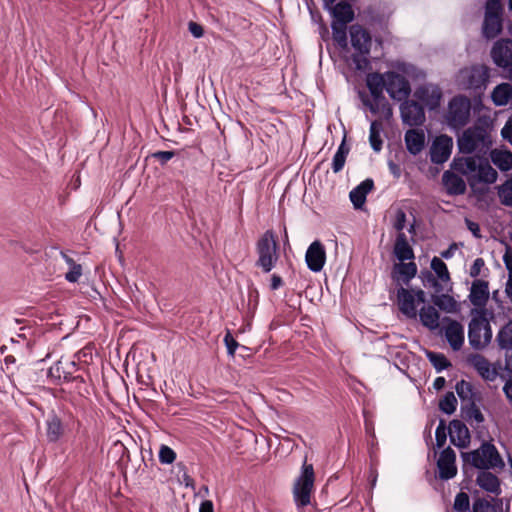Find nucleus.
Returning a JSON list of instances; mask_svg holds the SVG:
<instances>
[{
    "label": "nucleus",
    "mask_w": 512,
    "mask_h": 512,
    "mask_svg": "<svg viewBox=\"0 0 512 512\" xmlns=\"http://www.w3.org/2000/svg\"><path fill=\"white\" fill-rule=\"evenodd\" d=\"M492 102L496 106H505L512 100V85L509 83L498 84L491 93Z\"/></svg>",
    "instance_id": "72a5a7b5"
},
{
    "label": "nucleus",
    "mask_w": 512,
    "mask_h": 512,
    "mask_svg": "<svg viewBox=\"0 0 512 512\" xmlns=\"http://www.w3.org/2000/svg\"><path fill=\"white\" fill-rule=\"evenodd\" d=\"M450 441L457 447L465 448L470 442L467 426L460 420H452L449 425Z\"/></svg>",
    "instance_id": "4be33fe9"
},
{
    "label": "nucleus",
    "mask_w": 512,
    "mask_h": 512,
    "mask_svg": "<svg viewBox=\"0 0 512 512\" xmlns=\"http://www.w3.org/2000/svg\"><path fill=\"white\" fill-rule=\"evenodd\" d=\"M503 262L506 266V269L509 271V275H512V248L507 247L504 255H503Z\"/></svg>",
    "instance_id": "680f3d73"
},
{
    "label": "nucleus",
    "mask_w": 512,
    "mask_h": 512,
    "mask_svg": "<svg viewBox=\"0 0 512 512\" xmlns=\"http://www.w3.org/2000/svg\"><path fill=\"white\" fill-rule=\"evenodd\" d=\"M498 196L503 205L512 207V179L506 180L498 186Z\"/></svg>",
    "instance_id": "c03bdc74"
},
{
    "label": "nucleus",
    "mask_w": 512,
    "mask_h": 512,
    "mask_svg": "<svg viewBox=\"0 0 512 512\" xmlns=\"http://www.w3.org/2000/svg\"><path fill=\"white\" fill-rule=\"evenodd\" d=\"M447 439L446 426L444 420H440L436 431H435V440L436 446L441 448L445 445Z\"/></svg>",
    "instance_id": "3c124183"
},
{
    "label": "nucleus",
    "mask_w": 512,
    "mask_h": 512,
    "mask_svg": "<svg viewBox=\"0 0 512 512\" xmlns=\"http://www.w3.org/2000/svg\"><path fill=\"white\" fill-rule=\"evenodd\" d=\"M442 181L447 193L450 195H462L466 191L465 181L453 172L445 171Z\"/></svg>",
    "instance_id": "bb28decb"
},
{
    "label": "nucleus",
    "mask_w": 512,
    "mask_h": 512,
    "mask_svg": "<svg viewBox=\"0 0 512 512\" xmlns=\"http://www.w3.org/2000/svg\"><path fill=\"white\" fill-rule=\"evenodd\" d=\"M433 303L440 310L446 313H456L460 309L458 302L448 294H440L435 296L433 298Z\"/></svg>",
    "instance_id": "e433bc0d"
},
{
    "label": "nucleus",
    "mask_w": 512,
    "mask_h": 512,
    "mask_svg": "<svg viewBox=\"0 0 512 512\" xmlns=\"http://www.w3.org/2000/svg\"><path fill=\"white\" fill-rule=\"evenodd\" d=\"M333 23L348 24L354 19L352 6L347 2H339L331 9Z\"/></svg>",
    "instance_id": "2f4dec72"
},
{
    "label": "nucleus",
    "mask_w": 512,
    "mask_h": 512,
    "mask_svg": "<svg viewBox=\"0 0 512 512\" xmlns=\"http://www.w3.org/2000/svg\"><path fill=\"white\" fill-rule=\"evenodd\" d=\"M409 262H400L395 264L393 267L392 278L394 280H402L405 284H408L411 279L417 274V265L412 260Z\"/></svg>",
    "instance_id": "cd10ccee"
},
{
    "label": "nucleus",
    "mask_w": 512,
    "mask_h": 512,
    "mask_svg": "<svg viewBox=\"0 0 512 512\" xmlns=\"http://www.w3.org/2000/svg\"><path fill=\"white\" fill-rule=\"evenodd\" d=\"M224 343L226 345L228 354L233 356L239 344L229 332L224 337Z\"/></svg>",
    "instance_id": "4d7b16f0"
},
{
    "label": "nucleus",
    "mask_w": 512,
    "mask_h": 512,
    "mask_svg": "<svg viewBox=\"0 0 512 512\" xmlns=\"http://www.w3.org/2000/svg\"><path fill=\"white\" fill-rule=\"evenodd\" d=\"M470 118V101L466 97H454L448 106L447 122L453 128L465 126Z\"/></svg>",
    "instance_id": "9b49d317"
},
{
    "label": "nucleus",
    "mask_w": 512,
    "mask_h": 512,
    "mask_svg": "<svg viewBox=\"0 0 512 512\" xmlns=\"http://www.w3.org/2000/svg\"><path fill=\"white\" fill-rule=\"evenodd\" d=\"M453 140L448 135H440L436 137L430 148V158L435 164H443L446 162L452 152Z\"/></svg>",
    "instance_id": "a211bd4d"
},
{
    "label": "nucleus",
    "mask_w": 512,
    "mask_h": 512,
    "mask_svg": "<svg viewBox=\"0 0 512 512\" xmlns=\"http://www.w3.org/2000/svg\"><path fill=\"white\" fill-rule=\"evenodd\" d=\"M452 510L463 512L470 510V499L467 493L459 492L454 499Z\"/></svg>",
    "instance_id": "de8ad7c7"
},
{
    "label": "nucleus",
    "mask_w": 512,
    "mask_h": 512,
    "mask_svg": "<svg viewBox=\"0 0 512 512\" xmlns=\"http://www.w3.org/2000/svg\"><path fill=\"white\" fill-rule=\"evenodd\" d=\"M444 335L450 347L454 351L461 349L464 343V327L457 320L449 317L443 318Z\"/></svg>",
    "instance_id": "dca6fc26"
},
{
    "label": "nucleus",
    "mask_w": 512,
    "mask_h": 512,
    "mask_svg": "<svg viewBox=\"0 0 512 512\" xmlns=\"http://www.w3.org/2000/svg\"><path fill=\"white\" fill-rule=\"evenodd\" d=\"M199 512H214V506L212 501L205 500L200 504Z\"/></svg>",
    "instance_id": "338daca9"
},
{
    "label": "nucleus",
    "mask_w": 512,
    "mask_h": 512,
    "mask_svg": "<svg viewBox=\"0 0 512 512\" xmlns=\"http://www.w3.org/2000/svg\"><path fill=\"white\" fill-rule=\"evenodd\" d=\"M175 156L174 151H157L152 154V157L157 159L161 165L166 164Z\"/></svg>",
    "instance_id": "6e6d98bb"
},
{
    "label": "nucleus",
    "mask_w": 512,
    "mask_h": 512,
    "mask_svg": "<svg viewBox=\"0 0 512 512\" xmlns=\"http://www.w3.org/2000/svg\"><path fill=\"white\" fill-rule=\"evenodd\" d=\"M331 29L334 42L340 48L345 49L347 47V24L332 22Z\"/></svg>",
    "instance_id": "a19ab883"
},
{
    "label": "nucleus",
    "mask_w": 512,
    "mask_h": 512,
    "mask_svg": "<svg viewBox=\"0 0 512 512\" xmlns=\"http://www.w3.org/2000/svg\"><path fill=\"white\" fill-rule=\"evenodd\" d=\"M491 161L501 171H509L512 169V153L507 150H493L490 154Z\"/></svg>",
    "instance_id": "f704fd0d"
},
{
    "label": "nucleus",
    "mask_w": 512,
    "mask_h": 512,
    "mask_svg": "<svg viewBox=\"0 0 512 512\" xmlns=\"http://www.w3.org/2000/svg\"><path fill=\"white\" fill-rule=\"evenodd\" d=\"M348 153L349 147L346 146L345 140H343L332 159V170L334 173H338L343 169Z\"/></svg>",
    "instance_id": "ea45409f"
},
{
    "label": "nucleus",
    "mask_w": 512,
    "mask_h": 512,
    "mask_svg": "<svg viewBox=\"0 0 512 512\" xmlns=\"http://www.w3.org/2000/svg\"><path fill=\"white\" fill-rule=\"evenodd\" d=\"M406 225V214L402 209H398L395 213L393 227L398 233H404L403 230Z\"/></svg>",
    "instance_id": "603ef678"
},
{
    "label": "nucleus",
    "mask_w": 512,
    "mask_h": 512,
    "mask_svg": "<svg viewBox=\"0 0 512 512\" xmlns=\"http://www.w3.org/2000/svg\"><path fill=\"white\" fill-rule=\"evenodd\" d=\"M427 358L437 372H441L451 365V363L442 353L428 352Z\"/></svg>",
    "instance_id": "a18cd8bd"
},
{
    "label": "nucleus",
    "mask_w": 512,
    "mask_h": 512,
    "mask_svg": "<svg viewBox=\"0 0 512 512\" xmlns=\"http://www.w3.org/2000/svg\"><path fill=\"white\" fill-rule=\"evenodd\" d=\"M492 339V330L484 311H476L468 326V340L473 349L485 348Z\"/></svg>",
    "instance_id": "0eeeda50"
},
{
    "label": "nucleus",
    "mask_w": 512,
    "mask_h": 512,
    "mask_svg": "<svg viewBox=\"0 0 512 512\" xmlns=\"http://www.w3.org/2000/svg\"><path fill=\"white\" fill-rule=\"evenodd\" d=\"M457 399L453 392H447L439 402V409L445 414L451 415L456 411Z\"/></svg>",
    "instance_id": "79ce46f5"
},
{
    "label": "nucleus",
    "mask_w": 512,
    "mask_h": 512,
    "mask_svg": "<svg viewBox=\"0 0 512 512\" xmlns=\"http://www.w3.org/2000/svg\"><path fill=\"white\" fill-rule=\"evenodd\" d=\"M476 482L483 490L492 493L495 496H498L501 493L498 477L489 471L484 470L479 472Z\"/></svg>",
    "instance_id": "c756f323"
},
{
    "label": "nucleus",
    "mask_w": 512,
    "mask_h": 512,
    "mask_svg": "<svg viewBox=\"0 0 512 512\" xmlns=\"http://www.w3.org/2000/svg\"><path fill=\"white\" fill-rule=\"evenodd\" d=\"M256 251L258 254L256 266L264 273H269L279 258L277 237L272 230H267L257 241Z\"/></svg>",
    "instance_id": "39448f33"
},
{
    "label": "nucleus",
    "mask_w": 512,
    "mask_h": 512,
    "mask_svg": "<svg viewBox=\"0 0 512 512\" xmlns=\"http://www.w3.org/2000/svg\"><path fill=\"white\" fill-rule=\"evenodd\" d=\"M472 512H497L496 506L485 499H476L472 505Z\"/></svg>",
    "instance_id": "8fccbe9b"
},
{
    "label": "nucleus",
    "mask_w": 512,
    "mask_h": 512,
    "mask_svg": "<svg viewBox=\"0 0 512 512\" xmlns=\"http://www.w3.org/2000/svg\"><path fill=\"white\" fill-rule=\"evenodd\" d=\"M417 98L429 109H436L440 105L441 91L434 85H423L416 91Z\"/></svg>",
    "instance_id": "5701e85b"
},
{
    "label": "nucleus",
    "mask_w": 512,
    "mask_h": 512,
    "mask_svg": "<svg viewBox=\"0 0 512 512\" xmlns=\"http://www.w3.org/2000/svg\"><path fill=\"white\" fill-rule=\"evenodd\" d=\"M393 254L399 262L413 260L414 251L410 246L405 233H398L395 239Z\"/></svg>",
    "instance_id": "393cba45"
},
{
    "label": "nucleus",
    "mask_w": 512,
    "mask_h": 512,
    "mask_svg": "<svg viewBox=\"0 0 512 512\" xmlns=\"http://www.w3.org/2000/svg\"><path fill=\"white\" fill-rule=\"evenodd\" d=\"M315 472L313 464L307 462L305 457L299 475L295 478L292 495L298 511L311 504V497L314 492Z\"/></svg>",
    "instance_id": "f03ea898"
},
{
    "label": "nucleus",
    "mask_w": 512,
    "mask_h": 512,
    "mask_svg": "<svg viewBox=\"0 0 512 512\" xmlns=\"http://www.w3.org/2000/svg\"><path fill=\"white\" fill-rule=\"evenodd\" d=\"M424 302L425 292L421 289L415 291L400 287L397 290L398 308L407 318L416 319L417 307Z\"/></svg>",
    "instance_id": "1a4fd4ad"
},
{
    "label": "nucleus",
    "mask_w": 512,
    "mask_h": 512,
    "mask_svg": "<svg viewBox=\"0 0 512 512\" xmlns=\"http://www.w3.org/2000/svg\"><path fill=\"white\" fill-rule=\"evenodd\" d=\"M402 121L409 126H419L425 120L423 107L415 101L406 100L400 106Z\"/></svg>",
    "instance_id": "6ab92c4d"
},
{
    "label": "nucleus",
    "mask_w": 512,
    "mask_h": 512,
    "mask_svg": "<svg viewBox=\"0 0 512 512\" xmlns=\"http://www.w3.org/2000/svg\"><path fill=\"white\" fill-rule=\"evenodd\" d=\"M496 340L501 349L512 351V320L499 330Z\"/></svg>",
    "instance_id": "4c0bfd02"
},
{
    "label": "nucleus",
    "mask_w": 512,
    "mask_h": 512,
    "mask_svg": "<svg viewBox=\"0 0 512 512\" xmlns=\"http://www.w3.org/2000/svg\"><path fill=\"white\" fill-rule=\"evenodd\" d=\"M82 275V267L80 264L71 266L69 271L65 274V279L70 283H76Z\"/></svg>",
    "instance_id": "864d4df0"
},
{
    "label": "nucleus",
    "mask_w": 512,
    "mask_h": 512,
    "mask_svg": "<svg viewBox=\"0 0 512 512\" xmlns=\"http://www.w3.org/2000/svg\"><path fill=\"white\" fill-rule=\"evenodd\" d=\"M307 267L312 272H320L326 261V251L324 245L316 240L312 242L305 254Z\"/></svg>",
    "instance_id": "aec40b11"
},
{
    "label": "nucleus",
    "mask_w": 512,
    "mask_h": 512,
    "mask_svg": "<svg viewBox=\"0 0 512 512\" xmlns=\"http://www.w3.org/2000/svg\"><path fill=\"white\" fill-rule=\"evenodd\" d=\"M64 431L61 419L55 413L50 414L46 420V437L48 442H58L64 435Z\"/></svg>",
    "instance_id": "c85d7f7f"
},
{
    "label": "nucleus",
    "mask_w": 512,
    "mask_h": 512,
    "mask_svg": "<svg viewBox=\"0 0 512 512\" xmlns=\"http://www.w3.org/2000/svg\"><path fill=\"white\" fill-rule=\"evenodd\" d=\"M505 293L507 298L512 303V275H509L508 280L505 285Z\"/></svg>",
    "instance_id": "774afa93"
},
{
    "label": "nucleus",
    "mask_w": 512,
    "mask_h": 512,
    "mask_svg": "<svg viewBox=\"0 0 512 512\" xmlns=\"http://www.w3.org/2000/svg\"><path fill=\"white\" fill-rule=\"evenodd\" d=\"M490 144L489 137L484 128L473 126L466 129L458 138V147L462 153L470 154L474 151H482Z\"/></svg>",
    "instance_id": "6e6552de"
},
{
    "label": "nucleus",
    "mask_w": 512,
    "mask_h": 512,
    "mask_svg": "<svg viewBox=\"0 0 512 512\" xmlns=\"http://www.w3.org/2000/svg\"><path fill=\"white\" fill-rule=\"evenodd\" d=\"M468 298L474 307L484 309L489 300L488 282L482 279H475L472 282Z\"/></svg>",
    "instance_id": "412c9836"
},
{
    "label": "nucleus",
    "mask_w": 512,
    "mask_h": 512,
    "mask_svg": "<svg viewBox=\"0 0 512 512\" xmlns=\"http://www.w3.org/2000/svg\"><path fill=\"white\" fill-rule=\"evenodd\" d=\"M438 477L441 480H450L457 474L456 454L454 450L447 447L442 450L437 460Z\"/></svg>",
    "instance_id": "f3484780"
},
{
    "label": "nucleus",
    "mask_w": 512,
    "mask_h": 512,
    "mask_svg": "<svg viewBox=\"0 0 512 512\" xmlns=\"http://www.w3.org/2000/svg\"><path fill=\"white\" fill-rule=\"evenodd\" d=\"M419 318L423 326L429 330H436L439 327L440 315L435 307L423 306L419 311Z\"/></svg>",
    "instance_id": "473e14b6"
},
{
    "label": "nucleus",
    "mask_w": 512,
    "mask_h": 512,
    "mask_svg": "<svg viewBox=\"0 0 512 512\" xmlns=\"http://www.w3.org/2000/svg\"><path fill=\"white\" fill-rule=\"evenodd\" d=\"M282 285H283L282 278L277 274H273L271 276V283H270L271 290H273V291L278 290Z\"/></svg>",
    "instance_id": "69168bd1"
},
{
    "label": "nucleus",
    "mask_w": 512,
    "mask_h": 512,
    "mask_svg": "<svg viewBox=\"0 0 512 512\" xmlns=\"http://www.w3.org/2000/svg\"><path fill=\"white\" fill-rule=\"evenodd\" d=\"M350 43L354 52L352 59L356 69H364L369 64V54L372 39L369 32L359 24L351 25L349 28Z\"/></svg>",
    "instance_id": "20e7f679"
},
{
    "label": "nucleus",
    "mask_w": 512,
    "mask_h": 512,
    "mask_svg": "<svg viewBox=\"0 0 512 512\" xmlns=\"http://www.w3.org/2000/svg\"><path fill=\"white\" fill-rule=\"evenodd\" d=\"M465 77V86L468 89L482 91L486 88L489 79V71L485 66H473L469 69L461 70V76Z\"/></svg>",
    "instance_id": "2eb2a0df"
},
{
    "label": "nucleus",
    "mask_w": 512,
    "mask_h": 512,
    "mask_svg": "<svg viewBox=\"0 0 512 512\" xmlns=\"http://www.w3.org/2000/svg\"><path fill=\"white\" fill-rule=\"evenodd\" d=\"M502 137L512 145V122L508 121L501 131Z\"/></svg>",
    "instance_id": "0e129e2a"
},
{
    "label": "nucleus",
    "mask_w": 512,
    "mask_h": 512,
    "mask_svg": "<svg viewBox=\"0 0 512 512\" xmlns=\"http://www.w3.org/2000/svg\"><path fill=\"white\" fill-rule=\"evenodd\" d=\"M161 464H172L176 460V452L169 446L162 444L158 453Z\"/></svg>",
    "instance_id": "09e8293b"
},
{
    "label": "nucleus",
    "mask_w": 512,
    "mask_h": 512,
    "mask_svg": "<svg viewBox=\"0 0 512 512\" xmlns=\"http://www.w3.org/2000/svg\"><path fill=\"white\" fill-rule=\"evenodd\" d=\"M468 361L484 381L494 382L498 378L501 370L500 363L492 364L481 354L471 355Z\"/></svg>",
    "instance_id": "4468645a"
},
{
    "label": "nucleus",
    "mask_w": 512,
    "mask_h": 512,
    "mask_svg": "<svg viewBox=\"0 0 512 512\" xmlns=\"http://www.w3.org/2000/svg\"><path fill=\"white\" fill-rule=\"evenodd\" d=\"M461 457L465 463H469L477 469L488 470L490 468H502L504 466V462L498 450L489 442H484L476 450L462 453Z\"/></svg>",
    "instance_id": "7ed1b4c3"
},
{
    "label": "nucleus",
    "mask_w": 512,
    "mask_h": 512,
    "mask_svg": "<svg viewBox=\"0 0 512 512\" xmlns=\"http://www.w3.org/2000/svg\"><path fill=\"white\" fill-rule=\"evenodd\" d=\"M188 29L192 36L195 38H201L204 35L203 27L196 22L190 21L188 23Z\"/></svg>",
    "instance_id": "bf43d9fd"
},
{
    "label": "nucleus",
    "mask_w": 512,
    "mask_h": 512,
    "mask_svg": "<svg viewBox=\"0 0 512 512\" xmlns=\"http://www.w3.org/2000/svg\"><path fill=\"white\" fill-rule=\"evenodd\" d=\"M465 223H466L467 229L472 233V235L475 238L480 239L482 237L480 226L478 223H476L468 218L465 219Z\"/></svg>",
    "instance_id": "052dcab7"
},
{
    "label": "nucleus",
    "mask_w": 512,
    "mask_h": 512,
    "mask_svg": "<svg viewBox=\"0 0 512 512\" xmlns=\"http://www.w3.org/2000/svg\"><path fill=\"white\" fill-rule=\"evenodd\" d=\"M502 18L484 17L482 34L487 39L497 37L502 31Z\"/></svg>",
    "instance_id": "c9c22d12"
},
{
    "label": "nucleus",
    "mask_w": 512,
    "mask_h": 512,
    "mask_svg": "<svg viewBox=\"0 0 512 512\" xmlns=\"http://www.w3.org/2000/svg\"><path fill=\"white\" fill-rule=\"evenodd\" d=\"M484 8V17L502 18L503 16L501 0H487Z\"/></svg>",
    "instance_id": "49530a36"
},
{
    "label": "nucleus",
    "mask_w": 512,
    "mask_h": 512,
    "mask_svg": "<svg viewBox=\"0 0 512 512\" xmlns=\"http://www.w3.org/2000/svg\"><path fill=\"white\" fill-rule=\"evenodd\" d=\"M431 268L438 276L439 280L443 283V286H440L436 282L434 283L436 292H442L444 290L451 289V279L447 265L440 258L434 257L431 260Z\"/></svg>",
    "instance_id": "a878e982"
},
{
    "label": "nucleus",
    "mask_w": 512,
    "mask_h": 512,
    "mask_svg": "<svg viewBox=\"0 0 512 512\" xmlns=\"http://www.w3.org/2000/svg\"><path fill=\"white\" fill-rule=\"evenodd\" d=\"M382 124L378 121H372L369 131V142L375 152L382 149L383 141L381 139Z\"/></svg>",
    "instance_id": "58836bf2"
},
{
    "label": "nucleus",
    "mask_w": 512,
    "mask_h": 512,
    "mask_svg": "<svg viewBox=\"0 0 512 512\" xmlns=\"http://www.w3.org/2000/svg\"><path fill=\"white\" fill-rule=\"evenodd\" d=\"M386 91L393 100L402 101L410 95L411 87L406 77L394 71H387Z\"/></svg>",
    "instance_id": "ddd939ff"
},
{
    "label": "nucleus",
    "mask_w": 512,
    "mask_h": 512,
    "mask_svg": "<svg viewBox=\"0 0 512 512\" xmlns=\"http://www.w3.org/2000/svg\"><path fill=\"white\" fill-rule=\"evenodd\" d=\"M491 57L496 66L506 71L505 78L512 81V40H497L491 49Z\"/></svg>",
    "instance_id": "9d476101"
},
{
    "label": "nucleus",
    "mask_w": 512,
    "mask_h": 512,
    "mask_svg": "<svg viewBox=\"0 0 512 512\" xmlns=\"http://www.w3.org/2000/svg\"><path fill=\"white\" fill-rule=\"evenodd\" d=\"M457 395L462 401H469L473 402L474 392H473V386L470 382H467L465 380H461L456 383L455 386Z\"/></svg>",
    "instance_id": "37998d69"
},
{
    "label": "nucleus",
    "mask_w": 512,
    "mask_h": 512,
    "mask_svg": "<svg viewBox=\"0 0 512 512\" xmlns=\"http://www.w3.org/2000/svg\"><path fill=\"white\" fill-rule=\"evenodd\" d=\"M503 393L505 394L509 404L512 406V377H510L503 386Z\"/></svg>",
    "instance_id": "e2e57ef3"
},
{
    "label": "nucleus",
    "mask_w": 512,
    "mask_h": 512,
    "mask_svg": "<svg viewBox=\"0 0 512 512\" xmlns=\"http://www.w3.org/2000/svg\"><path fill=\"white\" fill-rule=\"evenodd\" d=\"M468 418L470 420H474L476 423H482L484 421V416L479 408H477L474 404L471 409H469Z\"/></svg>",
    "instance_id": "13d9d810"
},
{
    "label": "nucleus",
    "mask_w": 512,
    "mask_h": 512,
    "mask_svg": "<svg viewBox=\"0 0 512 512\" xmlns=\"http://www.w3.org/2000/svg\"><path fill=\"white\" fill-rule=\"evenodd\" d=\"M406 148L412 155L419 154L424 148L425 136L422 131L408 130L405 133Z\"/></svg>",
    "instance_id": "7c9ffc66"
},
{
    "label": "nucleus",
    "mask_w": 512,
    "mask_h": 512,
    "mask_svg": "<svg viewBox=\"0 0 512 512\" xmlns=\"http://www.w3.org/2000/svg\"><path fill=\"white\" fill-rule=\"evenodd\" d=\"M77 370L78 366L74 360L61 357L48 369L47 376L54 384H60L76 379Z\"/></svg>",
    "instance_id": "f8f14e48"
},
{
    "label": "nucleus",
    "mask_w": 512,
    "mask_h": 512,
    "mask_svg": "<svg viewBox=\"0 0 512 512\" xmlns=\"http://www.w3.org/2000/svg\"><path fill=\"white\" fill-rule=\"evenodd\" d=\"M484 266L485 261L483 260V258H476L470 267L469 275L472 278H477L480 275L481 270L484 268Z\"/></svg>",
    "instance_id": "5fc2aeb1"
},
{
    "label": "nucleus",
    "mask_w": 512,
    "mask_h": 512,
    "mask_svg": "<svg viewBox=\"0 0 512 512\" xmlns=\"http://www.w3.org/2000/svg\"><path fill=\"white\" fill-rule=\"evenodd\" d=\"M374 188V181L367 178L359 185L353 188L349 193V198L356 209H360L366 202V197Z\"/></svg>",
    "instance_id": "b1692460"
},
{
    "label": "nucleus",
    "mask_w": 512,
    "mask_h": 512,
    "mask_svg": "<svg viewBox=\"0 0 512 512\" xmlns=\"http://www.w3.org/2000/svg\"><path fill=\"white\" fill-rule=\"evenodd\" d=\"M366 84L372 96V101H364L365 105H367L369 110L374 114L380 111L390 114V105L383 94V90H386V72L383 74H368Z\"/></svg>",
    "instance_id": "423d86ee"
},
{
    "label": "nucleus",
    "mask_w": 512,
    "mask_h": 512,
    "mask_svg": "<svg viewBox=\"0 0 512 512\" xmlns=\"http://www.w3.org/2000/svg\"><path fill=\"white\" fill-rule=\"evenodd\" d=\"M456 170L460 171L472 188L478 183L493 184L496 182L497 171L486 160L477 157H464L454 162Z\"/></svg>",
    "instance_id": "f257e3e1"
}]
</instances>
